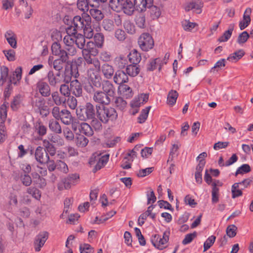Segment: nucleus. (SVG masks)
<instances>
[{"label":"nucleus","instance_id":"obj_1","mask_svg":"<svg viewBox=\"0 0 253 253\" xmlns=\"http://www.w3.org/2000/svg\"><path fill=\"white\" fill-rule=\"evenodd\" d=\"M87 71V77L90 83L99 88L101 85V77L99 74L100 62L97 58L84 59Z\"/></svg>","mask_w":253,"mask_h":253},{"label":"nucleus","instance_id":"obj_2","mask_svg":"<svg viewBox=\"0 0 253 253\" xmlns=\"http://www.w3.org/2000/svg\"><path fill=\"white\" fill-rule=\"evenodd\" d=\"M109 6L114 11H123L129 16L132 15L136 9L135 4L131 0H110Z\"/></svg>","mask_w":253,"mask_h":253},{"label":"nucleus","instance_id":"obj_3","mask_svg":"<svg viewBox=\"0 0 253 253\" xmlns=\"http://www.w3.org/2000/svg\"><path fill=\"white\" fill-rule=\"evenodd\" d=\"M153 0H136V9L138 12H145L148 8V12L152 19L158 18L161 14L159 7L153 5Z\"/></svg>","mask_w":253,"mask_h":253},{"label":"nucleus","instance_id":"obj_4","mask_svg":"<svg viewBox=\"0 0 253 253\" xmlns=\"http://www.w3.org/2000/svg\"><path fill=\"white\" fill-rule=\"evenodd\" d=\"M84 17L76 16L74 17L72 24L66 28L67 34H76L78 31H82L83 29L90 22L91 18L87 14H84Z\"/></svg>","mask_w":253,"mask_h":253},{"label":"nucleus","instance_id":"obj_5","mask_svg":"<svg viewBox=\"0 0 253 253\" xmlns=\"http://www.w3.org/2000/svg\"><path fill=\"white\" fill-rule=\"evenodd\" d=\"M78 118L81 121L93 120L95 117V111L94 106L90 102L85 104L84 107L80 106L76 110Z\"/></svg>","mask_w":253,"mask_h":253},{"label":"nucleus","instance_id":"obj_6","mask_svg":"<svg viewBox=\"0 0 253 253\" xmlns=\"http://www.w3.org/2000/svg\"><path fill=\"white\" fill-rule=\"evenodd\" d=\"M97 114L99 120L103 123H107L109 121H114L118 117L116 110L112 107H104L99 111L96 106Z\"/></svg>","mask_w":253,"mask_h":253},{"label":"nucleus","instance_id":"obj_7","mask_svg":"<svg viewBox=\"0 0 253 253\" xmlns=\"http://www.w3.org/2000/svg\"><path fill=\"white\" fill-rule=\"evenodd\" d=\"M169 235V230H167L164 232L162 237L158 234L153 235L151 238V242L155 248L163 250L168 246Z\"/></svg>","mask_w":253,"mask_h":253},{"label":"nucleus","instance_id":"obj_8","mask_svg":"<svg viewBox=\"0 0 253 253\" xmlns=\"http://www.w3.org/2000/svg\"><path fill=\"white\" fill-rule=\"evenodd\" d=\"M80 179L79 174L77 173L70 174L64 177L58 184L57 188L60 191L69 189L72 186L76 185Z\"/></svg>","mask_w":253,"mask_h":253},{"label":"nucleus","instance_id":"obj_9","mask_svg":"<svg viewBox=\"0 0 253 253\" xmlns=\"http://www.w3.org/2000/svg\"><path fill=\"white\" fill-rule=\"evenodd\" d=\"M46 78L49 84L53 87H57L65 81L68 83L70 80V77H66L63 79V76L59 72L54 74L52 70L48 72Z\"/></svg>","mask_w":253,"mask_h":253},{"label":"nucleus","instance_id":"obj_10","mask_svg":"<svg viewBox=\"0 0 253 253\" xmlns=\"http://www.w3.org/2000/svg\"><path fill=\"white\" fill-rule=\"evenodd\" d=\"M138 43L140 48L143 51H148L154 46V41L148 33H143L139 37Z\"/></svg>","mask_w":253,"mask_h":253},{"label":"nucleus","instance_id":"obj_11","mask_svg":"<svg viewBox=\"0 0 253 253\" xmlns=\"http://www.w3.org/2000/svg\"><path fill=\"white\" fill-rule=\"evenodd\" d=\"M98 52L97 45L93 42H87L85 46L82 50L84 59H93L94 58L91 56H96Z\"/></svg>","mask_w":253,"mask_h":253},{"label":"nucleus","instance_id":"obj_12","mask_svg":"<svg viewBox=\"0 0 253 253\" xmlns=\"http://www.w3.org/2000/svg\"><path fill=\"white\" fill-rule=\"evenodd\" d=\"M92 99L96 103L103 105H107L111 102V98L100 90L94 91Z\"/></svg>","mask_w":253,"mask_h":253},{"label":"nucleus","instance_id":"obj_13","mask_svg":"<svg viewBox=\"0 0 253 253\" xmlns=\"http://www.w3.org/2000/svg\"><path fill=\"white\" fill-rule=\"evenodd\" d=\"M203 6V3L201 0H192L185 4L184 9L186 11L192 10L196 13L200 14L202 12Z\"/></svg>","mask_w":253,"mask_h":253},{"label":"nucleus","instance_id":"obj_14","mask_svg":"<svg viewBox=\"0 0 253 253\" xmlns=\"http://www.w3.org/2000/svg\"><path fill=\"white\" fill-rule=\"evenodd\" d=\"M48 233L45 231L41 232L36 236L34 243V248L36 252H39L41 250V248L48 239Z\"/></svg>","mask_w":253,"mask_h":253},{"label":"nucleus","instance_id":"obj_15","mask_svg":"<svg viewBox=\"0 0 253 253\" xmlns=\"http://www.w3.org/2000/svg\"><path fill=\"white\" fill-rule=\"evenodd\" d=\"M98 0H78L77 7L84 12V14H86L85 12H87L91 7H95L96 4L94 2Z\"/></svg>","mask_w":253,"mask_h":253},{"label":"nucleus","instance_id":"obj_16","mask_svg":"<svg viewBox=\"0 0 253 253\" xmlns=\"http://www.w3.org/2000/svg\"><path fill=\"white\" fill-rule=\"evenodd\" d=\"M49 84L40 80L36 84L37 89L39 91L42 96L48 97L51 94V89Z\"/></svg>","mask_w":253,"mask_h":253},{"label":"nucleus","instance_id":"obj_17","mask_svg":"<svg viewBox=\"0 0 253 253\" xmlns=\"http://www.w3.org/2000/svg\"><path fill=\"white\" fill-rule=\"evenodd\" d=\"M102 91L105 93L107 96L111 98L115 95L116 88L114 84L108 80L104 81L101 83Z\"/></svg>","mask_w":253,"mask_h":253},{"label":"nucleus","instance_id":"obj_18","mask_svg":"<svg viewBox=\"0 0 253 253\" xmlns=\"http://www.w3.org/2000/svg\"><path fill=\"white\" fill-rule=\"evenodd\" d=\"M44 149L41 146H38L35 152V158L36 160L41 164H45L49 161V156L45 154L44 156Z\"/></svg>","mask_w":253,"mask_h":253},{"label":"nucleus","instance_id":"obj_19","mask_svg":"<svg viewBox=\"0 0 253 253\" xmlns=\"http://www.w3.org/2000/svg\"><path fill=\"white\" fill-rule=\"evenodd\" d=\"M70 91L76 97H79L82 95L83 88L80 82L77 79L72 81L70 83Z\"/></svg>","mask_w":253,"mask_h":253},{"label":"nucleus","instance_id":"obj_20","mask_svg":"<svg viewBox=\"0 0 253 253\" xmlns=\"http://www.w3.org/2000/svg\"><path fill=\"white\" fill-rule=\"evenodd\" d=\"M31 103L33 107L35 109L39 110L41 113L42 111H44L45 110V100L42 96L35 95L32 99Z\"/></svg>","mask_w":253,"mask_h":253},{"label":"nucleus","instance_id":"obj_21","mask_svg":"<svg viewBox=\"0 0 253 253\" xmlns=\"http://www.w3.org/2000/svg\"><path fill=\"white\" fill-rule=\"evenodd\" d=\"M113 80L114 83L120 85L127 83L128 81V77L127 74L124 71L118 70L115 73Z\"/></svg>","mask_w":253,"mask_h":253},{"label":"nucleus","instance_id":"obj_22","mask_svg":"<svg viewBox=\"0 0 253 253\" xmlns=\"http://www.w3.org/2000/svg\"><path fill=\"white\" fill-rule=\"evenodd\" d=\"M206 162L204 160H199V163L196 168V172L195 173V177L196 182L199 184L202 182V172L204 168Z\"/></svg>","mask_w":253,"mask_h":253},{"label":"nucleus","instance_id":"obj_23","mask_svg":"<svg viewBox=\"0 0 253 253\" xmlns=\"http://www.w3.org/2000/svg\"><path fill=\"white\" fill-rule=\"evenodd\" d=\"M100 70L104 78L107 79H111L114 73L113 66L108 63L103 64L101 67H100Z\"/></svg>","mask_w":253,"mask_h":253},{"label":"nucleus","instance_id":"obj_24","mask_svg":"<svg viewBox=\"0 0 253 253\" xmlns=\"http://www.w3.org/2000/svg\"><path fill=\"white\" fill-rule=\"evenodd\" d=\"M61 120L62 123L66 125H70L72 122L74 117L72 116L71 112L67 109L61 110Z\"/></svg>","mask_w":253,"mask_h":253},{"label":"nucleus","instance_id":"obj_25","mask_svg":"<svg viewBox=\"0 0 253 253\" xmlns=\"http://www.w3.org/2000/svg\"><path fill=\"white\" fill-rule=\"evenodd\" d=\"M127 57L130 63L133 64H138L141 60L140 54L135 49L131 50Z\"/></svg>","mask_w":253,"mask_h":253},{"label":"nucleus","instance_id":"obj_26","mask_svg":"<svg viewBox=\"0 0 253 253\" xmlns=\"http://www.w3.org/2000/svg\"><path fill=\"white\" fill-rule=\"evenodd\" d=\"M166 63L167 61L163 62L160 58H156L150 61L147 65V69L149 71H152L156 68L157 66H159V70L160 71L162 66Z\"/></svg>","mask_w":253,"mask_h":253},{"label":"nucleus","instance_id":"obj_27","mask_svg":"<svg viewBox=\"0 0 253 253\" xmlns=\"http://www.w3.org/2000/svg\"><path fill=\"white\" fill-rule=\"evenodd\" d=\"M95 7H91L89 9L90 16L97 21H101L104 17V14L102 11L97 8L98 5L96 4Z\"/></svg>","mask_w":253,"mask_h":253},{"label":"nucleus","instance_id":"obj_28","mask_svg":"<svg viewBox=\"0 0 253 253\" xmlns=\"http://www.w3.org/2000/svg\"><path fill=\"white\" fill-rule=\"evenodd\" d=\"M48 126L50 130L55 133L60 134L62 132L61 126L56 120H50L49 122Z\"/></svg>","mask_w":253,"mask_h":253},{"label":"nucleus","instance_id":"obj_29","mask_svg":"<svg viewBox=\"0 0 253 253\" xmlns=\"http://www.w3.org/2000/svg\"><path fill=\"white\" fill-rule=\"evenodd\" d=\"M79 130L81 133L87 136H91L93 134L92 128L86 123H82L80 125Z\"/></svg>","mask_w":253,"mask_h":253},{"label":"nucleus","instance_id":"obj_30","mask_svg":"<svg viewBox=\"0 0 253 253\" xmlns=\"http://www.w3.org/2000/svg\"><path fill=\"white\" fill-rule=\"evenodd\" d=\"M126 74L131 77L136 76L140 72V69L137 64H131L127 66L126 68Z\"/></svg>","mask_w":253,"mask_h":253},{"label":"nucleus","instance_id":"obj_31","mask_svg":"<svg viewBox=\"0 0 253 253\" xmlns=\"http://www.w3.org/2000/svg\"><path fill=\"white\" fill-rule=\"evenodd\" d=\"M243 188L237 183H234L231 187L232 198L235 199L243 195Z\"/></svg>","mask_w":253,"mask_h":253},{"label":"nucleus","instance_id":"obj_32","mask_svg":"<svg viewBox=\"0 0 253 253\" xmlns=\"http://www.w3.org/2000/svg\"><path fill=\"white\" fill-rule=\"evenodd\" d=\"M244 55V51L242 49H240L231 54L227 59L229 61L236 62L240 59Z\"/></svg>","mask_w":253,"mask_h":253},{"label":"nucleus","instance_id":"obj_33","mask_svg":"<svg viewBox=\"0 0 253 253\" xmlns=\"http://www.w3.org/2000/svg\"><path fill=\"white\" fill-rule=\"evenodd\" d=\"M144 12H139L135 16V23L137 26L140 28H144L145 26L146 19Z\"/></svg>","mask_w":253,"mask_h":253},{"label":"nucleus","instance_id":"obj_34","mask_svg":"<svg viewBox=\"0 0 253 253\" xmlns=\"http://www.w3.org/2000/svg\"><path fill=\"white\" fill-rule=\"evenodd\" d=\"M75 142L77 146L82 148L85 147L87 145L88 140L83 135L78 134L76 137Z\"/></svg>","mask_w":253,"mask_h":253},{"label":"nucleus","instance_id":"obj_35","mask_svg":"<svg viewBox=\"0 0 253 253\" xmlns=\"http://www.w3.org/2000/svg\"><path fill=\"white\" fill-rule=\"evenodd\" d=\"M36 131L40 136H43L46 133L47 128L41 122H37L34 124Z\"/></svg>","mask_w":253,"mask_h":253},{"label":"nucleus","instance_id":"obj_36","mask_svg":"<svg viewBox=\"0 0 253 253\" xmlns=\"http://www.w3.org/2000/svg\"><path fill=\"white\" fill-rule=\"evenodd\" d=\"M93 40L94 43L97 45V48H102L104 42V37L102 33H98L95 34L94 36Z\"/></svg>","mask_w":253,"mask_h":253},{"label":"nucleus","instance_id":"obj_37","mask_svg":"<svg viewBox=\"0 0 253 253\" xmlns=\"http://www.w3.org/2000/svg\"><path fill=\"white\" fill-rule=\"evenodd\" d=\"M51 98L53 102L57 105L60 106L66 102V98L60 96L57 91H54L51 94Z\"/></svg>","mask_w":253,"mask_h":253},{"label":"nucleus","instance_id":"obj_38","mask_svg":"<svg viewBox=\"0 0 253 253\" xmlns=\"http://www.w3.org/2000/svg\"><path fill=\"white\" fill-rule=\"evenodd\" d=\"M119 90L124 96L126 98L130 97L132 96V89L127 85L122 84L119 85Z\"/></svg>","mask_w":253,"mask_h":253},{"label":"nucleus","instance_id":"obj_39","mask_svg":"<svg viewBox=\"0 0 253 253\" xmlns=\"http://www.w3.org/2000/svg\"><path fill=\"white\" fill-rule=\"evenodd\" d=\"M109 155L106 154L99 158V160L95 166L94 169L95 171L100 169L108 162Z\"/></svg>","mask_w":253,"mask_h":253},{"label":"nucleus","instance_id":"obj_40","mask_svg":"<svg viewBox=\"0 0 253 253\" xmlns=\"http://www.w3.org/2000/svg\"><path fill=\"white\" fill-rule=\"evenodd\" d=\"M48 64L49 65H53V68L58 71H60L61 69H62L63 67L64 63H65L64 61L62 60L57 59L54 60L53 62L51 61V57H49L48 59Z\"/></svg>","mask_w":253,"mask_h":253},{"label":"nucleus","instance_id":"obj_41","mask_svg":"<svg viewBox=\"0 0 253 253\" xmlns=\"http://www.w3.org/2000/svg\"><path fill=\"white\" fill-rule=\"evenodd\" d=\"M114 64L120 69H123L127 64V59L123 55H120L115 58L114 60Z\"/></svg>","mask_w":253,"mask_h":253},{"label":"nucleus","instance_id":"obj_42","mask_svg":"<svg viewBox=\"0 0 253 253\" xmlns=\"http://www.w3.org/2000/svg\"><path fill=\"white\" fill-rule=\"evenodd\" d=\"M178 96V93L176 90H170L168 95V103L171 106H173L176 103Z\"/></svg>","mask_w":253,"mask_h":253},{"label":"nucleus","instance_id":"obj_43","mask_svg":"<svg viewBox=\"0 0 253 253\" xmlns=\"http://www.w3.org/2000/svg\"><path fill=\"white\" fill-rule=\"evenodd\" d=\"M234 29V25H230L228 30L225 31L223 35L218 39L220 42H225L227 41L231 37Z\"/></svg>","mask_w":253,"mask_h":253},{"label":"nucleus","instance_id":"obj_44","mask_svg":"<svg viewBox=\"0 0 253 253\" xmlns=\"http://www.w3.org/2000/svg\"><path fill=\"white\" fill-rule=\"evenodd\" d=\"M219 188L217 187L216 183L212 184L211 190V201L212 203H217L219 201Z\"/></svg>","mask_w":253,"mask_h":253},{"label":"nucleus","instance_id":"obj_45","mask_svg":"<svg viewBox=\"0 0 253 253\" xmlns=\"http://www.w3.org/2000/svg\"><path fill=\"white\" fill-rule=\"evenodd\" d=\"M13 76H15L16 78V81H14V77H13L10 79V82L11 84H17L21 79L22 77V68L20 67L16 68L15 71L13 73Z\"/></svg>","mask_w":253,"mask_h":253},{"label":"nucleus","instance_id":"obj_46","mask_svg":"<svg viewBox=\"0 0 253 253\" xmlns=\"http://www.w3.org/2000/svg\"><path fill=\"white\" fill-rule=\"evenodd\" d=\"M8 68L5 66L0 67V85H3L6 82L8 75Z\"/></svg>","mask_w":253,"mask_h":253},{"label":"nucleus","instance_id":"obj_47","mask_svg":"<svg viewBox=\"0 0 253 253\" xmlns=\"http://www.w3.org/2000/svg\"><path fill=\"white\" fill-rule=\"evenodd\" d=\"M75 44L83 50L85 43L84 37L82 34H78L77 36H75Z\"/></svg>","mask_w":253,"mask_h":253},{"label":"nucleus","instance_id":"obj_48","mask_svg":"<svg viewBox=\"0 0 253 253\" xmlns=\"http://www.w3.org/2000/svg\"><path fill=\"white\" fill-rule=\"evenodd\" d=\"M20 179L22 184L25 186H29L32 182V178L28 174L21 173Z\"/></svg>","mask_w":253,"mask_h":253},{"label":"nucleus","instance_id":"obj_49","mask_svg":"<svg viewBox=\"0 0 253 253\" xmlns=\"http://www.w3.org/2000/svg\"><path fill=\"white\" fill-rule=\"evenodd\" d=\"M151 106H148L143 109L141 114L138 117V122L140 124L143 123L147 119Z\"/></svg>","mask_w":253,"mask_h":253},{"label":"nucleus","instance_id":"obj_50","mask_svg":"<svg viewBox=\"0 0 253 253\" xmlns=\"http://www.w3.org/2000/svg\"><path fill=\"white\" fill-rule=\"evenodd\" d=\"M76 34H67L63 39V42L65 44V46H69L70 45H75V35Z\"/></svg>","mask_w":253,"mask_h":253},{"label":"nucleus","instance_id":"obj_51","mask_svg":"<svg viewBox=\"0 0 253 253\" xmlns=\"http://www.w3.org/2000/svg\"><path fill=\"white\" fill-rule=\"evenodd\" d=\"M114 103L115 106L120 110H123L126 106V102L121 97H116Z\"/></svg>","mask_w":253,"mask_h":253},{"label":"nucleus","instance_id":"obj_52","mask_svg":"<svg viewBox=\"0 0 253 253\" xmlns=\"http://www.w3.org/2000/svg\"><path fill=\"white\" fill-rule=\"evenodd\" d=\"M7 117V107L3 103L0 107V125H4Z\"/></svg>","mask_w":253,"mask_h":253},{"label":"nucleus","instance_id":"obj_53","mask_svg":"<svg viewBox=\"0 0 253 253\" xmlns=\"http://www.w3.org/2000/svg\"><path fill=\"white\" fill-rule=\"evenodd\" d=\"M60 92L65 97H69L71 94L70 87L69 85L63 83L60 85Z\"/></svg>","mask_w":253,"mask_h":253},{"label":"nucleus","instance_id":"obj_54","mask_svg":"<svg viewBox=\"0 0 253 253\" xmlns=\"http://www.w3.org/2000/svg\"><path fill=\"white\" fill-rule=\"evenodd\" d=\"M197 24L194 22H191L189 20H184L182 22V26L186 31H191Z\"/></svg>","mask_w":253,"mask_h":253},{"label":"nucleus","instance_id":"obj_55","mask_svg":"<svg viewBox=\"0 0 253 253\" xmlns=\"http://www.w3.org/2000/svg\"><path fill=\"white\" fill-rule=\"evenodd\" d=\"M27 192L31 195L34 198L38 200L41 198V192L35 187H29L27 189Z\"/></svg>","mask_w":253,"mask_h":253},{"label":"nucleus","instance_id":"obj_56","mask_svg":"<svg viewBox=\"0 0 253 253\" xmlns=\"http://www.w3.org/2000/svg\"><path fill=\"white\" fill-rule=\"evenodd\" d=\"M215 239L216 238L214 236L211 235L206 240L204 244V252L207 251L213 245Z\"/></svg>","mask_w":253,"mask_h":253},{"label":"nucleus","instance_id":"obj_57","mask_svg":"<svg viewBox=\"0 0 253 253\" xmlns=\"http://www.w3.org/2000/svg\"><path fill=\"white\" fill-rule=\"evenodd\" d=\"M251 171V168L248 164H243L240 167H239L236 172L235 175L237 176L239 174L247 173Z\"/></svg>","mask_w":253,"mask_h":253},{"label":"nucleus","instance_id":"obj_58","mask_svg":"<svg viewBox=\"0 0 253 253\" xmlns=\"http://www.w3.org/2000/svg\"><path fill=\"white\" fill-rule=\"evenodd\" d=\"M91 21L87 24V26L86 25L84 28L83 29L85 36L88 38L90 39L93 36V30L91 28Z\"/></svg>","mask_w":253,"mask_h":253},{"label":"nucleus","instance_id":"obj_59","mask_svg":"<svg viewBox=\"0 0 253 253\" xmlns=\"http://www.w3.org/2000/svg\"><path fill=\"white\" fill-rule=\"evenodd\" d=\"M80 253H92L93 252V248L88 244H81L80 246Z\"/></svg>","mask_w":253,"mask_h":253},{"label":"nucleus","instance_id":"obj_60","mask_svg":"<svg viewBox=\"0 0 253 253\" xmlns=\"http://www.w3.org/2000/svg\"><path fill=\"white\" fill-rule=\"evenodd\" d=\"M3 52L9 61H13L15 60V51L13 49L4 50Z\"/></svg>","mask_w":253,"mask_h":253},{"label":"nucleus","instance_id":"obj_61","mask_svg":"<svg viewBox=\"0 0 253 253\" xmlns=\"http://www.w3.org/2000/svg\"><path fill=\"white\" fill-rule=\"evenodd\" d=\"M57 169L64 173H67L69 171L67 164L61 160L57 161Z\"/></svg>","mask_w":253,"mask_h":253},{"label":"nucleus","instance_id":"obj_62","mask_svg":"<svg viewBox=\"0 0 253 253\" xmlns=\"http://www.w3.org/2000/svg\"><path fill=\"white\" fill-rule=\"evenodd\" d=\"M249 38V34L247 31H244L241 33L237 39V42L240 44H243L246 42Z\"/></svg>","mask_w":253,"mask_h":253},{"label":"nucleus","instance_id":"obj_63","mask_svg":"<svg viewBox=\"0 0 253 253\" xmlns=\"http://www.w3.org/2000/svg\"><path fill=\"white\" fill-rule=\"evenodd\" d=\"M197 233L196 232H194L192 233H189L185 235L184 239L182 241V244L184 245L190 243L197 236Z\"/></svg>","mask_w":253,"mask_h":253},{"label":"nucleus","instance_id":"obj_64","mask_svg":"<svg viewBox=\"0 0 253 253\" xmlns=\"http://www.w3.org/2000/svg\"><path fill=\"white\" fill-rule=\"evenodd\" d=\"M102 26L105 30L112 31L114 30V25L112 21L105 19L103 21Z\"/></svg>","mask_w":253,"mask_h":253}]
</instances>
